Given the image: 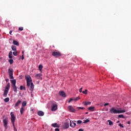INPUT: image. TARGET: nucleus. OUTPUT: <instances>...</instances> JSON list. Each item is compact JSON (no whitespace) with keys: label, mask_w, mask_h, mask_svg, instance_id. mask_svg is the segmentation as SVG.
Segmentation results:
<instances>
[{"label":"nucleus","mask_w":131,"mask_h":131,"mask_svg":"<svg viewBox=\"0 0 131 131\" xmlns=\"http://www.w3.org/2000/svg\"><path fill=\"white\" fill-rule=\"evenodd\" d=\"M125 112H126L125 110H117L114 107L110 110V113L111 114H122Z\"/></svg>","instance_id":"1"},{"label":"nucleus","mask_w":131,"mask_h":131,"mask_svg":"<svg viewBox=\"0 0 131 131\" xmlns=\"http://www.w3.org/2000/svg\"><path fill=\"white\" fill-rule=\"evenodd\" d=\"M25 79L27 81V85L28 88H29L30 86V83L32 81L31 76L29 75L25 76Z\"/></svg>","instance_id":"2"},{"label":"nucleus","mask_w":131,"mask_h":131,"mask_svg":"<svg viewBox=\"0 0 131 131\" xmlns=\"http://www.w3.org/2000/svg\"><path fill=\"white\" fill-rule=\"evenodd\" d=\"M11 82L12 83V86L14 90V92L17 93V87L16 86V81L15 79L11 80Z\"/></svg>","instance_id":"3"},{"label":"nucleus","mask_w":131,"mask_h":131,"mask_svg":"<svg viewBox=\"0 0 131 131\" xmlns=\"http://www.w3.org/2000/svg\"><path fill=\"white\" fill-rule=\"evenodd\" d=\"M10 88V83H8L7 84V86L6 87L5 90L4 91V96L7 97Z\"/></svg>","instance_id":"4"},{"label":"nucleus","mask_w":131,"mask_h":131,"mask_svg":"<svg viewBox=\"0 0 131 131\" xmlns=\"http://www.w3.org/2000/svg\"><path fill=\"white\" fill-rule=\"evenodd\" d=\"M10 115L11 117V122L13 124V126H14V123L16 119V117L15 116V115L14 114V113L13 112H11L10 113Z\"/></svg>","instance_id":"5"},{"label":"nucleus","mask_w":131,"mask_h":131,"mask_svg":"<svg viewBox=\"0 0 131 131\" xmlns=\"http://www.w3.org/2000/svg\"><path fill=\"white\" fill-rule=\"evenodd\" d=\"M52 56L55 57H59L62 56V54L60 53V52H53L52 54Z\"/></svg>","instance_id":"6"},{"label":"nucleus","mask_w":131,"mask_h":131,"mask_svg":"<svg viewBox=\"0 0 131 131\" xmlns=\"http://www.w3.org/2000/svg\"><path fill=\"white\" fill-rule=\"evenodd\" d=\"M9 74L10 78L11 79H14V77L13 76V70L12 69H9Z\"/></svg>","instance_id":"7"},{"label":"nucleus","mask_w":131,"mask_h":131,"mask_svg":"<svg viewBox=\"0 0 131 131\" xmlns=\"http://www.w3.org/2000/svg\"><path fill=\"white\" fill-rule=\"evenodd\" d=\"M8 119H4L3 120V123H4V126L6 129H8Z\"/></svg>","instance_id":"8"},{"label":"nucleus","mask_w":131,"mask_h":131,"mask_svg":"<svg viewBox=\"0 0 131 131\" xmlns=\"http://www.w3.org/2000/svg\"><path fill=\"white\" fill-rule=\"evenodd\" d=\"M58 109V105L57 104H53V105L52 106L51 110L52 111H56Z\"/></svg>","instance_id":"9"},{"label":"nucleus","mask_w":131,"mask_h":131,"mask_svg":"<svg viewBox=\"0 0 131 131\" xmlns=\"http://www.w3.org/2000/svg\"><path fill=\"white\" fill-rule=\"evenodd\" d=\"M68 108L69 110V111L71 112V113H75V110L74 109V108L71 106V105H69L68 107Z\"/></svg>","instance_id":"10"},{"label":"nucleus","mask_w":131,"mask_h":131,"mask_svg":"<svg viewBox=\"0 0 131 131\" xmlns=\"http://www.w3.org/2000/svg\"><path fill=\"white\" fill-rule=\"evenodd\" d=\"M29 87H30V90L31 91V93H32L34 89V85L33 84V82H31V83L30 84Z\"/></svg>","instance_id":"11"},{"label":"nucleus","mask_w":131,"mask_h":131,"mask_svg":"<svg viewBox=\"0 0 131 131\" xmlns=\"http://www.w3.org/2000/svg\"><path fill=\"white\" fill-rule=\"evenodd\" d=\"M75 122H76V121H70V126L73 128H74L76 125V124Z\"/></svg>","instance_id":"12"},{"label":"nucleus","mask_w":131,"mask_h":131,"mask_svg":"<svg viewBox=\"0 0 131 131\" xmlns=\"http://www.w3.org/2000/svg\"><path fill=\"white\" fill-rule=\"evenodd\" d=\"M37 115L39 116H40V117H42V116H43L44 115H45V113L43 111H39L37 112Z\"/></svg>","instance_id":"13"},{"label":"nucleus","mask_w":131,"mask_h":131,"mask_svg":"<svg viewBox=\"0 0 131 131\" xmlns=\"http://www.w3.org/2000/svg\"><path fill=\"white\" fill-rule=\"evenodd\" d=\"M21 102L22 101L21 100H17V102H16V103H15L14 107L18 106L21 104Z\"/></svg>","instance_id":"14"},{"label":"nucleus","mask_w":131,"mask_h":131,"mask_svg":"<svg viewBox=\"0 0 131 131\" xmlns=\"http://www.w3.org/2000/svg\"><path fill=\"white\" fill-rule=\"evenodd\" d=\"M59 95H60V96H61V97H62L63 98L66 97V93L63 91L59 92Z\"/></svg>","instance_id":"15"},{"label":"nucleus","mask_w":131,"mask_h":131,"mask_svg":"<svg viewBox=\"0 0 131 131\" xmlns=\"http://www.w3.org/2000/svg\"><path fill=\"white\" fill-rule=\"evenodd\" d=\"M51 126L52 127H55V128H56V127H57V128L60 127V126L58 124H57V123H55L54 124H52Z\"/></svg>","instance_id":"16"},{"label":"nucleus","mask_w":131,"mask_h":131,"mask_svg":"<svg viewBox=\"0 0 131 131\" xmlns=\"http://www.w3.org/2000/svg\"><path fill=\"white\" fill-rule=\"evenodd\" d=\"M42 76L41 74H37L35 75V78H36L37 79H39V78Z\"/></svg>","instance_id":"17"},{"label":"nucleus","mask_w":131,"mask_h":131,"mask_svg":"<svg viewBox=\"0 0 131 131\" xmlns=\"http://www.w3.org/2000/svg\"><path fill=\"white\" fill-rule=\"evenodd\" d=\"M64 127L66 129L68 128L69 127V123H64Z\"/></svg>","instance_id":"18"},{"label":"nucleus","mask_w":131,"mask_h":131,"mask_svg":"<svg viewBox=\"0 0 131 131\" xmlns=\"http://www.w3.org/2000/svg\"><path fill=\"white\" fill-rule=\"evenodd\" d=\"M13 43L16 46H19V43L17 41H16V40H13Z\"/></svg>","instance_id":"19"},{"label":"nucleus","mask_w":131,"mask_h":131,"mask_svg":"<svg viewBox=\"0 0 131 131\" xmlns=\"http://www.w3.org/2000/svg\"><path fill=\"white\" fill-rule=\"evenodd\" d=\"M89 110L91 112H93L95 110V107L94 106H90L89 107Z\"/></svg>","instance_id":"20"},{"label":"nucleus","mask_w":131,"mask_h":131,"mask_svg":"<svg viewBox=\"0 0 131 131\" xmlns=\"http://www.w3.org/2000/svg\"><path fill=\"white\" fill-rule=\"evenodd\" d=\"M11 48H12V50L14 51H17V47L14 46V45H12Z\"/></svg>","instance_id":"21"},{"label":"nucleus","mask_w":131,"mask_h":131,"mask_svg":"<svg viewBox=\"0 0 131 131\" xmlns=\"http://www.w3.org/2000/svg\"><path fill=\"white\" fill-rule=\"evenodd\" d=\"M25 109L24 108V107H21V108H20V114L23 115V112H25Z\"/></svg>","instance_id":"22"},{"label":"nucleus","mask_w":131,"mask_h":131,"mask_svg":"<svg viewBox=\"0 0 131 131\" xmlns=\"http://www.w3.org/2000/svg\"><path fill=\"white\" fill-rule=\"evenodd\" d=\"M118 118H123V119H124L125 118V116L123 114H120V115H119L118 116Z\"/></svg>","instance_id":"23"},{"label":"nucleus","mask_w":131,"mask_h":131,"mask_svg":"<svg viewBox=\"0 0 131 131\" xmlns=\"http://www.w3.org/2000/svg\"><path fill=\"white\" fill-rule=\"evenodd\" d=\"M108 125L110 126L113 125V122L111 121V120H108Z\"/></svg>","instance_id":"24"},{"label":"nucleus","mask_w":131,"mask_h":131,"mask_svg":"<svg viewBox=\"0 0 131 131\" xmlns=\"http://www.w3.org/2000/svg\"><path fill=\"white\" fill-rule=\"evenodd\" d=\"M21 105L23 106L22 107H24L27 105V102L26 101H24L23 103L21 104Z\"/></svg>","instance_id":"25"},{"label":"nucleus","mask_w":131,"mask_h":131,"mask_svg":"<svg viewBox=\"0 0 131 131\" xmlns=\"http://www.w3.org/2000/svg\"><path fill=\"white\" fill-rule=\"evenodd\" d=\"M10 100V99L9 97H7V98H6L5 99H4V101L5 103H7Z\"/></svg>","instance_id":"26"},{"label":"nucleus","mask_w":131,"mask_h":131,"mask_svg":"<svg viewBox=\"0 0 131 131\" xmlns=\"http://www.w3.org/2000/svg\"><path fill=\"white\" fill-rule=\"evenodd\" d=\"M91 104V102L90 101L89 102H84V105H90Z\"/></svg>","instance_id":"27"},{"label":"nucleus","mask_w":131,"mask_h":131,"mask_svg":"<svg viewBox=\"0 0 131 131\" xmlns=\"http://www.w3.org/2000/svg\"><path fill=\"white\" fill-rule=\"evenodd\" d=\"M43 68V66L41 64L39 65L38 66V69L39 71H41Z\"/></svg>","instance_id":"28"},{"label":"nucleus","mask_w":131,"mask_h":131,"mask_svg":"<svg viewBox=\"0 0 131 131\" xmlns=\"http://www.w3.org/2000/svg\"><path fill=\"white\" fill-rule=\"evenodd\" d=\"M12 52L10 51L9 54V58L10 59H12Z\"/></svg>","instance_id":"29"},{"label":"nucleus","mask_w":131,"mask_h":131,"mask_svg":"<svg viewBox=\"0 0 131 131\" xmlns=\"http://www.w3.org/2000/svg\"><path fill=\"white\" fill-rule=\"evenodd\" d=\"M90 122V120L89 119H87V120H84L83 123L86 124Z\"/></svg>","instance_id":"30"},{"label":"nucleus","mask_w":131,"mask_h":131,"mask_svg":"<svg viewBox=\"0 0 131 131\" xmlns=\"http://www.w3.org/2000/svg\"><path fill=\"white\" fill-rule=\"evenodd\" d=\"M13 55L16 56H17L18 55V52H17V51H15V52H14L13 53Z\"/></svg>","instance_id":"31"},{"label":"nucleus","mask_w":131,"mask_h":131,"mask_svg":"<svg viewBox=\"0 0 131 131\" xmlns=\"http://www.w3.org/2000/svg\"><path fill=\"white\" fill-rule=\"evenodd\" d=\"M18 30L20 31H22L24 30V28L23 27H20L19 28H18Z\"/></svg>","instance_id":"32"},{"label":"nucleus","mask_w":131,"mask_h":131,"mask_svg":"<svg viewBox=\"0 0 131 131\" xmlns=\"http://www.w3.org/2000/svg\"><path fill=\"white\" fill-rule=\"evenodd\" d=\"M9 62H10V63L11 64H12L13 63L14 61H13V59H9Z\"/></svg>","instance_id":"33"},{"label":"nucleus","mask_w":131,"mask_h":131,"mask_svg":"<svg viewBox=\"0 0 131 131\" xmlns=\"http://www.w3.org/2000/svg\"><path fill=\"white\" fill-rule=\"evenodd\" d=\"M87 92H88V90H85V91H82V93H83V94L86 95L87 94Z\"/></svg>","instance_id":"34"},{"label":"nucleus","mask_w":131,"mask_h":131,"mask_svg":"<svg viewBox=\"0 0 131 131\" xmlns=\"http://www.w3.org/2000/svg\"><path fill=\"white\" fill-rule=\"evenodd\" d=\"M78 124H80L82 123V121H80V120H79L78 121H77V123Z\"/></svg>","instance_id":"35"},{"label":"nucleus","mask_w":131,"mask_h":131,"mask_svg":"<svg viewBox=\"0 0 131 131\" xmlns=\"http://www.w3.org/2000/svg\"><path fill=\"white\" fill-rule=\"evenodd\" d=\"M77 109L84 110L85 107H77Z\"/></svg>","instance_id":"36"},{"label":"nucleus","mask_w":131,"mask_h":131,"mask_svg":"<svg viewBox=\"0 0 131 131\" xmlns=\"http://www.w3.org/2000/svg\"><path fill=\"white\" fill-rule=\"evenodd\" d=\"M19 90H20V91L23 90V85H20V86H19Z\"/></svg>","instance_id":"37"},{"label":"nucleus","mask_w":131,"mask_h":131,"mask_svg":"<svg viewBox=\"0 0 131 131\" xmlns=\"http://www.w3.org/2000/svg\"><path fill=\"white\" fill-rule=\"evenodd\" d=\"M118 125L122 128H124V126L122 125V124H119Z\"/></svg>","instance_id":"38"},{"label":"nucleus","mask_w":131,"mask_h":131,"mask_svg":"<svg viewBox=\"0 0 131 131\" xmlns=\"http://www.w3.org/2000/svg\"><path fill=\"white\" fill-rule=\"evenodd\" d=\"M73 101V98H71L70 99V100L68 101L69 103H70L71 101Z\"/></svg>","instance_id":"39"},{"label":"nucleus","mask_w":131,"mask_h":131,"mask_svg":"<svg viewBox=\"0 0 131 131\" xmlns=\"http://www.w3.org/2000/svg\"><path fill=\"white\" fill-rule=\"evenodd\" d=\"M109 105V103H105L104 104V106H107V105Z\"/></svg>","instance_id":"40"},{"label":"nucleus","mask_w":131,"mask_h":131,"mask_svg":"<svg viewBox=\"0 0 131 131\" xmlns=\"http://www.w3.org/2000/svg\"><path fill=\"white\" fill-rule=\"evenodd\" d=\"M76 99V100L78 101L80 99V97H77Z\"/></svg>","instance_id":"41"},{"label":"nucleus","mask_w":131,"mask_h":131,"mask_svg":"<svg viewBox=\"0 0 131 131\" xmlns=\"http://www.w3.org/2000/svg\"><path fill=\"white\" fill-rule=\"evenodd\" d=\"M82 88H80V89H79V92H80V93H82Z\"/></svg>","instance_id":"42"},{"label":"nucleus","mask_w":131,"mask_h":131,"mask_svg":"<svg viewBox=\"0 0 131 131\" xmlns=\"http://www.w3.org/2000/svg\"><path fill=\"white\" fill-rule=\"evenodd\" d=\"M24 58H25L24 55H23V56H21V60H23L24 59Z\"/></svg>","instance_id":"43"},{"label":"nucleus","mask_w":131,"mask_h":131,"mask_svg":"<svg viewBox=\"0 0 131 131\" xmlns=\"http://www.w3.org/2000/svg\"><path fill=\"white\" fill-rule=\"evenodd\" d=\"M23 90H24V91H26V87H25V86H23Z\"/></svg>","instance_id":"44"},{"label":"nucleus","mask_w":131,"mask_h":131,"mask_svg":"<svg viewBox=\"0 0 131 131\" xmlns=\"http://www.w3.org/2000/svg\"><path fill=\"white\" fill-rule=\"evenodd\" d=\"M13 127H14V131H17V129H16V128H15V125H14V126H13Z\"/></svg>","instance_id":"45"},{"label":"nucleus","mask_w":131,"mask_h":131,"mask_svg":"<svg viewBox=\"0 0 131 131\" xmlns=\"http://www.w3.org/2000/svg\"><path fill=\"white\" fill-rule=\"evenodd\" d=\"M6 82H8V81H9V79H6Z\"/></svg>","instance_id":"46"},{"label":"nucleus","mask_w":131,"mask_h":131,"mask_svg":"<svg viewBox=\"0 0 131 131\" xmlns=\"http://www.w3.org/2000/svg\"><path fill=\"white\" fill-rule=\"evenodd\" d=\"M55 131H60V129L59 128L55 129Z\"/></svg>","instance_id":"47"},{"label":"nucleus","mask_w":131,"mask_h":131,"mask_svg":"<svg viewBox=\"0 0 131 131\" xmlns=\"http://www.w3.org/2000/svg\"><path fill=\"white\" fill-rule=\"evenodd\" d=\"M12 31L11 30V31H10V35H12Z\"/></svg>","instance_id":"48"},{"label":"nucleus","mask_w":131,"mask_h":131,"mask_svg":"<svg viewBox=\"0 0 131 131\" xmlns=\"http://www.w3.org/2000/svg\"><path fill=\"white\" fill-rule=\"evenodd\" d=\"M127 124H130V121H128L127 122Z\"/></svg>","instance_id":"49"},{"label":"nucleus","mask_w":131,"mask_h":131,"mask_svg":"<svg viewBox=\"0 0 131 131\" xmlns=\"http://www.w3.org/2000/svg\"><path fill=\"white\" fill-rule=\"evenodd\" d=\"M73 101H77V100L76 98L73 99Z\"/></svg>","instance_id":"50"},{"label":"nucleus","mask_w":131,"mask_h":131,"mask_svg":"<svg viewBox=\"0 0 131 131\" xmlns=\"http://www.w3.org/2000/svg\"><path fill=\"white\" fill-rule=\"evenodd\" d=\"M78 131H83V129H79Z\"/></svg>","instance_id":"51"},{"label":"nucleus","mask_w":131,"mask_h":131,"mask_svg":"<svg viewBox=\"0 0 131 131\" xmlns=\"http://www.w3.org/2000/svg\"><path fill=\"white\" fill-rule=\"evenodd\" d=\"M89 114V112H85V114L88 115Z\"/></svg>","instance_id":"52"},{"label":"nucleus","mask_w":131,"mask_h":131,"mask_svg":"<svg viewBox=\"0 0 131 131\" xmlns=\"http://www.w3.org/2000/svg\"><path fill=\"white\" fill-rule=\"evenodd\" d=\"M120 121H117V123H120Z\"/></svg>","instance_id":"53"},{"label":"nucleus","mask_w":131,"mask_h":131,"mask_svg":"<svg viewBox=\"0 0 131 131\" xmlns=\"http://www.w3.org/2000/svg\"><path fill=\"white\" fill-rule=\"evenodd\" d=\"M21 54H23V55H24V52L23 51V52L21 53Z\"/></svg>","instance_id":"54"},{"label":"nucleus","mask_w":131,"mask_h":131,"mask_svg":"<svg viewBox=\"0 0 131 131\" xmlns=\"http://www.w3.org/2000/svg\"><path fill=\"white\" fill-rule=\"evenodd\" d=\"M108 111V108H106V110H105V111Z\"/></svg>","instance_id":"55"},{"label":"nucleus","mask_w":131,"mask_h":131,"mask_svg":"<svg viewBox=\"0 0 131 131\" xmlns=\"http://www.w3.org/2000/svg\"><path fill=\"white\" fill-rule=\"evenodd\" d=\"M31 97H33V94H31Z\"/></svg>","instance_id":"56"}]
</instances>
